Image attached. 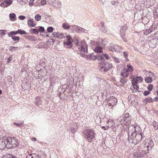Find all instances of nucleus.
<instances>
[{"instance_id":"obj_6","label":"nucleus","mask_w":158,"mask_h":158,"mask_svg":"<svg viewBox=\"0 0 158 158\" xmlns=\"http://www.w3.org/2000/svg\"><path fill=\"white\" fill-rule=\"evenodd\" d=\"M48 2L50 4L56 9H59L61 7V3L58 0H48Z\"/></svg>"},{"instance_id":"obj_21","label":"nucleus","mask_w":158,"mask_h":158,"mask_svg":"<svg viewBox=\"0 0 158 158\" xmlns=\"http://www.w3.org/2000/svg\"><path fill=\"white\" fill-rule=\"evenodd\" d=\"M116 45L114 44H110L109 46V50L112 52H115V47Z\"/></svg>"},{"instance_id":"obj_27","label":"nucleus","mask_w":158,"mask_h":158,"mask_svg":"<svg viewBox=\"0 0 158 158\" xmlns=\"http://www.w3.org/2000/svg\"><path fill=\"white\" fill-rule=\"evenodd\" d=\"M62 27L64 29H69L71 26H70L67 23H64L62 25Z\"/></svg>"},{"instance_id":"obj_12","label":"nucleus","mask_w":158,"mask_h":158,"mask_svg":"<svg viewBox=\"0 0 158 158\" xmlns=\"http://www.w3.org/2000/svg\"><path fill=\"white\" fill-rule=\"evenodd\" d=\"M146 153L145 151H138L135 152L134 154V156L135 157H141L144 156Z\"/></svg>"},{"instance_id":"obj_53","label":"nucleus","mask_w":158,"mask_h":158,"mask_svg":"<svg viewBox=\"0 0 158 158\" xmlns=\"http://www.w3.org/2000/svg\"><path fill=\"white\" fill-rule=\"evenodd\" d=\"M47 1L46 0H42L41 2V4L42 5H44L46 4Z\"/></svg>"},{"instance_id":"obj_3","label":"nucleus","mask_w":158,"mask_h":158,"mask_svg":"<svg viewBox=\"0 0 158 158\" xmlns=\"http://www.w3.org/2000/svg\"><path fill=\"white\" fill-rule=\"evenodd\" d=\"M83 133L85 137L89 142H92L95 137V133L91 129H87L84 130Z\"/></svg>"},{"instance_id":"obj_59","label":"nucleus","mask_w":158,"mask_h":158,"mask_svg":"<svg viewBox=\"0 0 158 158\" xmlns=\"http://www.w3.org/2000/svg\"><path fill=\"white\" fill-rule=\"evenodd\" d=\"M76 130L75 128H74L73 127L72 128L71 132L72 133H74L76 132Z\"/></svg>"},{"instance_id":"obj_34","label":"nucleus","mask_w":158,"mask_h":158,"mask_svg":"<svg viewBox=\"0 0 158 158\" xmlns=\"http://www.w3.org/2000/svg\"><path fill=\"white\" fill-rule=\"evenodd\" d=\"M35 19L36 21H38L41 19V16L39 14H37L35 15Z\"/></svg>"},{"instance_id":"obj_61","label":"nucleus","mask_w":158,"mask_h":158,"mask_svg":"<svg viewBox=\"0 0 158 158\" xmlns=\"http://www.w3.org/2000/svg\"><path fill=\"white\" fill-rule=\"evenodd\" d=\"M25 18V17L23 15H20V20H24Z\"/></svg>"},{"instance_id":"obj_22","label":"nucleus","mask_w":158,"mask_h":158,"mask_svg":"<svg viewBox=\"0 0 158 158\" xmlns=\"http://www.w3.org/2000/svg\"><path fill=\"white\" fill-rule=\"evenodd\" d=\"M94 51L97 53H101L102 51V48L99 46H97L95 48Z\"/></svg>"},{"instance_id":"obj_55","label":"nucleus","mask_w":158,"mask_h":158,"mask_svg":"<svg viewBox=\"0 0 158 158\" xmlns=\"http://www.w3.org/2000/svg\"><path fill=\"white\" fill-rule=\"evenodd\" d=\"M33 158H40V156L36 154H33Z\"/></svg>"},{"instance_id":"obj_28","label":"nucleus","mask_w":158,"mask_h":158,"mask_svg":"<svg viewBox=\"0 0 158 158\" xmlns=\"http://www.w3.org/2000/svg\"><path fill=\"white\" fill-rule=\"evenodd\" d=\"M9 49L10 51L13 52L18 50H19V48L18 47L10 46L9 47Z\"/></svg>"},{"instance_id":"obj_50","label":"nucleus","mask_w":158,"mask_h":158,"mask_svg":"<svg viewBox=\"0 0 158 158\" xmlns=\"http://www.w3.org/2000/svg\"><path fill=\"white\" fill-rule=\"evenodd\" d=\"M124 116H122L120 117L118 119V120L120 122L122 121L123 123L124 122H125L124 121Z\"/></svg>"},{"instance_id":"obj_38","label":"nucleus","mask_w":158,"mask_h":158,"mask_svg":"<svg viewBox=\"0 0 158 158\" xmlns=\"http://www.w3.org/2000/svg\"><path fill=\"white\" fill-rule=\"evenodd\" d=\"M112 58H113V61L115 63H119L120 61V60L119 59H118L117 58H116V57H113Z\"/></svg>"},{"instance_id":"obj_45","label":"nucleus","mask_w":158,"mask_h":158,"mask_svg":"<svg viewBox=\"0 0 158 158\" xmlns=\"http://www.w3.org/2000/svg\"><path fill=\"white\" fill-rule=\"evenodd\" d=\"M6 31V30H0V34L1 35V36H2L5 34V32Z\"/></svg>"},{"instance_id":"obj_57","label":"nucleus","mask_w":158,"mask_h":158,"mask_svg":"<svg viewBox=\"0 0 158 158\" xmlns=\"http://www.w3.org/2000/svg\"><path fill=\"white\" fill-rule=\"evenodd\" d=\"M12 57L11 56H10L7 59V62L8 63H10L12 60Z\"/></svg>"},{"instance_id":"obj_16","label":"nucleus","mask_w":158,"mask_h":158,"mask_svg":"<svg viewBox=\"0 0 158 158\" xmlns=\"http://www.w3.org/2000/svg\"><path fill=\"white\" fill-rule=\"evenodd\" d=\"M42 100H41V98L38 96L36 97L35 98V104L36 105L39 106L42 104Z\"/></svg>"},{"instance_id":"obj_60","label":"nucleus","mask_w":158,"mask_h":158,"mask_svg":"<svg viewBox=\"0 0 158 158\" xmlns=\"http://www.w3.org/2000/svg\"><path fill=\"white\" fill-rule=\"evenodd\" d=\"M26 34V32L23 30L20 29V35L25 34Z\"/></svg>"},{"instance_id":"obj_23","label":"nucleus","mask_w":158,"mask_h":158,"mask_svg":"<svg viewBox=\"0 0 158 158\" xmlns=\"http://www.w3.org/2000/svg\"><path fill=\"white\" fill-rule=\"evenodd\" d=\"M72 42H65L64 44V46L65 47L67 48H69L72 46L71 43Z\"/></svg>"},{"instance_id":"obj_52","label":"nucleus","mask_w":158,"mask_h":158,"mask_svg":"<svg viewBox=\"0 0 158 158\" xmlns=\"http://www.w3.org/2000/svg\"><path fill=\"white\" fill-rule=\"evenodd\" d=\"M35 0H30L29 2V5L31 6L33 5V2Z\"/></svg>"},{"instance_id":"obj_48","label":"nucleus","mask_w":158,"mask_h":158,"mask_svg":"<svg viewBox=\"0 0 158 158\" xmlns=\"http://www.w3.org/2000/svg\"><path fill=\"white\" fill-rule=\"evenodd\" d=\"M102 55L107 60H109L110 59V57L109 56V55L107 54H103Z\"/></svg>"},{"instance_id":"obj_29","label":"nucleus","mask_w":158,"mask_h":158,"mask_svg":"<svg viewBox=\"0 0 158 158\" xmlns=\"http://www.w3.org/2000/svg\"><path fill=\"white\" fill-rule=\"evenodd\" d=\"M152 79L151 77H147L145 78V81L147 83H150L152 82Z\"/></svg>"},{"instance_id":"obj_19","label":"nucleus","mask_w":158,"mask_h":158,"mask_svg":"<svg viewBox=\"0 0 158 158\" xmlns=\"http://www.w3.org/2000/svg\"><path fill=\"white\" fill-rule=\"evenodd\" d=\"M124 117V121L126 122H129L131 119V116L128 113H126L123 116Z\"/></svg>"},{"instance_id":"obj_13","label":"nucleus","mask_w":158,"mask_h":158,"mask_svg":"<svg viewBox=\"0 0 158 158\" xmlns=\"http://www.w3.org/2000/svg\"><path fill=\"white\" fill-rule=\"evenodd\" d=\"M99 26V29L102 32L106 34L109 33V31L107 30V28H106L104 25V23L103 22H101Z\"/></svg>"},{"instance_id":"obj_64","label":"nucleus","mask_w":158,"mask_h":158,"mask_svg":"<svg viewBox=\"0 0 158 158\" xmlns=\"http://www.w3.org/2000/svg\"><path fill=\"white\" fill-rule=\"evenodd\" d=\"M99 1L102 4H104V0H99Z\"/></svg>"},{"instance_id":"obj_5","label":"nucleus","mask_w":158,"mask_h":158,"mask_svg":"<svg viewBox=\"0 0 158 158\" xmlns=\"http://www.w3.org/2000/svg\"><path fill=\"white\" fill-rule=\"evenodd\" d=\"M127 68H124L122 70L120 75L127 77L129 75V73H131L133 71V67L131 65L129 64H127Z\"/></svg>"},{"instance_id":"obj_1","label":"nucleus","mask_w":158,"mask_h":158,"mask_svg":"<svg viewBox=\"0 0 158 158\" xmlns=\"http://www.w3.org/2000/svg\"><path fill=\"white\" fill-rule=\"evenodd\" d=\"M139 128L140 129L139 126L134 125H130L129 126L127 133L128 136V140L129 141L130 139H131L132 140V143L137 144L144 137L143 135L142 132H137L136 130Z\"/></svg>"},{"instance_id":"obj_63","label":"nucleus","mask_w":158,"mask_h":158,"mask_svg":"<svg viewBox=\"0 0 158 158\" xmlns=\"http://www.w3.org/2000/svg\"><path fill=\"white\" fill-rule=\"evenodd\" d=\"M15 126H18L19 127H20V124L15 123H14Z\"/></svg>"},{"instance_id":"obj_31","label":"nucleus","mask_w":158,"mask_h":158,"mask_svg":"<svg viewBox=\"0 0 158 158\" xmlns=\"http://www.w3.org/2000/svg\"><path fill=\"white\" fill-rule=\"evenodd\" d=\"M16 15L14 13H11L9 15V17L13 21H14L15 20V18Z\"/></svg>"},{"instance_id":"obj_30","label":"nucleus","mask_w":158,"mask_h":158,"mask_svg":"<svg viewBox=\"0 0 158 158\" xmlns=\"http://www.w3.org/2000/svg\"><path fill=\"white\" fill-rule=\"evenodd\" d=\"M2 158H17L16 157H13L12 155L6 154L3 156Z\"/></svg>"},{"instance_id":"obj_42","label":"nucleus","mask_w":158,"mask_h":158,"mask_svg":"<svg viewBox=\"0 0 158 158\" xmlns=\"http://www.w3.org/2000/svg\"><path fill=\"white\" fill-rule=\"evenodd\" d=\"M95 122L97 124H98L99 123L101 122L100 117H97L95 120Z\"/></svg>"},{"instance_id":"obj_7","label":"nucleus","mask_w":158,"mask_h":158,"mask_svg":"<svg viewBox=\"0 0 158 158\" xmlns=\"http://www.w3.org/2000/svg\"><path fill=\"white\" fill-rule=\"evenodd\" d=\"M101 71L106 72L112 67V65L106 62L103 63L99 66Z\"/></svg>"},{"instance_id":"obj_17","label":"nucleus","mask_w":158,"mask_h":158,"mask_svg":"<svg viewBox=\"0 0 158 158\" xmlns=\"http://www.w3.org/2000/svg\"><path fill=\"white\" fill-rule=\"evenodd\" d=\"M34 21V20L32 19H28L27 21V24L30 27L35 26V24L33 23Z\"/></svg>"},{"instance_id":"obj_51","label":"nucleus","mask_w":158,"mask_h":158,"mask_svg":"<svg viewBox=\"0 0 158 158\" xmlns=\"http://www.w3.org/2000/svg\"><path fill=\"white\" fill-rule=\"evenodd\" d=\"M150 94V92L148 91H145L143 93V95L144 96H147L149 95Z\"/></svg>"},{"instance_id":"obj_49","label":"nucleus","mask_w":158,"mask_h":158,"mask_svg":"<svg viewBox=\"0 0 158 158\" xmlns=\"http://www.w3.org/2000/svg\"><path fill=\"white\" fill-rule=\"evenodd\" d=\"M0 6L2 7H4V8H5V7H7V6H6V5L5 2L0 3Z\"/></svg>"},{"instance_id":"obj_32","label":"nucleus","mask_w":158,"mask_h":158,"mask_svg":"<svg viewBox=\"0 0 158 158\" xmlns=\"http://www.w3.org/2000/svg\"><path fill=\"white\" fill-rule=\"evenodd\" d=\"M152 124L155 130L158 129V123L157 122L154 121L152 123Z\"/></svg>"},{"instance_id":"obj_54","label":"nucleus","mask_w":158,"mask_h":158,"mask_svg":"<svg viewBox=\"0 0 158 158\" xmlns=\"http://www.w3.org/2000/svg\"><path fill=\"white\" fill-rule=\"evenodd\" d=\"M33 154H30L26 156V158H33Z\"/></svg>"},{"instance_id":"obj_10","label":"nucleus","mask_w":158,"mask_h":158,"mask_svg":"<svg viewBox=\"0 0 158 158\" xmlns=\"http://www.w3.org/2000/svg\"><path fill=\"white\" fill-rule=\"evenodd\" d=\"M108 102L109 103V106H114V105H116L117 102V99L114 97L112 96L110 97L108 99Z\"/></svg>"},{"instance_id":"obj_40","label":"nucleus","mask_w":158,"mask_h":158,"mask_svg":"<svg viewBox=\"0 0 158 158\" xmlns=\"http://www.w3.org/2000/svg\"><path fill=\"white\" fill-rule=\"evenodd\" d=\"M123 56L126 59V60L127 61H128V59L127 58L128 54L127 52H123Z\"/></svg>"},{"instance_id":"obj_20","label":"nucleus","mask_w":158,"mask_h":158,"mask_svg":"<svg viewBox=\"0 0 158 158\" xmlns=\"http://www.w3.org/2000/svg\"><path fill=\"white\" fill-rule=\"evenodd\" d=\"M127 77H124L123 76L121 75L120 82L123 84H125L127 81V79L126 78Z\"/></svg>"},{"instance_id":"obj_37","label":"nucleus","mask_w":158,"mask_h":158,"mask_svg":"<svg viewBox=\"0 0 158 158\" xmlns=\"http://www.w3.org/2000/svg\"><path fill=\"white\" fill-rule=\"evenodd\" d=\"M65 36L64 35V34L62 33H60L58 32V34L57 38L58 39H61L64 37Z\"/></svg>"},{"instance_id":"obj_25","label":"nucleus","mask_w":158,"mask_h":158,"mask_svg":"<svg viewBox=\"0 0 158 158\" xmlns=\"http://www.w3.org/2000/svg\"><path fill=\"white\" fill-rule=\"evenodd\" d=\"M115 52L120 53L122 52V47L119 45H116L115 47Z\"/></svg>"},{"instance_id":"obj_33","label":"nucleus","mask_w":158,"mask_h":158,"mask_svg":"<svg viewBox=\"0 0 158 158\" xmlns=\"http://www.w3.org/2000/svg\"><path fill=\"white\" fill-rule=\"evenodd\" d=\"M5 4H7V6H10L12 3V0H5L4 1Z\"/></svg>"},{"instance_id":"obj_9","label":"nucleus","mask_w":158,"mask_h":158,"mask_svg":"<svg viewBox=\"0 0 158 158\" xmlns=\"http://www.w3.org/2000/svg\"><path fill=\"white\" fill-rule=\"evenodd\" d=\"M20 33V29H18L17 31H13L10 32L8 34L9 37H12V39L14 41H18L19 40V36H16L15 35L17 33Z\"/></svg>"},{"instance_id":"obj_35","label":"nucleus","mask_w":158,"mask_h":158,"mask_svg":"<svg viewBox=\"0 0 158 158\" xmlns=\"http://www.w3.org/2000/svg\"><path fill=\"white\" fill-rule=\"evenodd\" d=\"M32 34H38V30L35 29H31L30 30Z\"/></svg>"},{"instance_id":"obj_36","label":"nucleus","mask_w":158,"mask_h":158,"mask_svg":"<svg viewBox=\"0 0 158 158\" xmlns=\"http://www.w3.org/2000/svg\"><path fill=\"white\" fill-rule=\"evenodd\" d=\"M144 100L146 101L147 102H152L153 101V100L151 97H148L145 99Z\"/></svg>"},{"instance_id":"obj_2","label":"nucleus","mask_w":158,"mask_h":158,"mask_svg":"<svg viewBox=\"0 0 158 158\" xmlns=\"http://www.w3.org/2000/svg\"><path fill=\"white\" fill-rule=\"evenodd\" d=\"M75 43L77 45L79 51L81 53V56L83 57L88 52V45L84 41L76 39Z\"/></svg>"},{"instance_id":"obj_8","label":"nucleus","mask_w":158,"mask_h":158,"mask_svg":"<svg viewBox=\"0 0 158 158\" xmlns=\"http://www.w3.org/2000/svg\"><path fill=\"white\" fill-rule=\"evenodd\" d=\"M7 137H3L0 139V149L2 150L6 148H7L8 143L7 141Z\"/></svg>"},{"instance_id":"obj_39","label":"nucleus","mask_w":158,"mask_h":158,"mask_svg":"<svg viewBox=\"0 0 158 158\" xmlns=\"http://www.w3.org/2000/svg\"><path fill=\"white\" fill-rule=\"evenodd\" d=\"M66 38H67L68 42H72L73 41V40L71 38V37L70 35H67Z\"/></svg>"},{"instance_id":"obj_15","label":"nucleus","mask_w":158,"mask_h":158,"mask_svg":"<svg viewBox=\"0 0 158 158\" xmlns=\"http://www.w3.org/2000/svg\"><path fill=\"white\" fill-rule=\"evenodd\" d=\"M127 29V27L125 26H123L121 28L120 30L121 36L123 39L125 36V32Z\"/></svg>"},{"instance_id":"obj_46","label":"nucleus","mask_w":158,"mask_h":158,"mask_svg":"<svg viewBox=\"0 0 158 158\" xmlns=\"http://www.w3.org/2000/svg\"><path fill=\"white\" fill-rule=\"evenodd\" d=\"M39 30L41 32H43L44 31V28L43 27H40L39 28Z\"/></svg>"},{"instance_id":"obj_24","label":"nucleus","mask_w":158,"mask_h":158,"mask_svg":"<svg viewBox=\"0 0 158 158\" xmlns=\"http://www.w3.org/2000/svg\"><path fill=\"white\" fill-rule=\"evenodd\" d=\"M143 80V78L141 77H138L136 78L135 80H134L133 81L138 84V82H141Z\"/></svg>"},{"instance_id":"obj_18","label":"nucleus","mask_w":158,"mask_h":158,"mask_svg":"<svg viewBox=\"0 0 158 158\" xmlns=\"http://www.w3.org/2000/svg\"><path fill=\"white\" fill-rule=\"evenodd\" d=\"M153 145V142L152 140H149L148 142V145H147L146 148H148L147 149L148 150H151Z\"/></svg>"},{"instance_id":"obj_41","label":"nucleus","mask_w":158,"mask_h":158,"mask_svg":"<svg viewBox=\"0 0 158 158\" xmlns=\"http://www.w3.org/2000/svg\"><path fill=\"white\" fill-rule=\"evenodd\" d=\"M28 2V0H20V4L24 5L27 3Z\"/></svg>"},{"instance_id":"obj_11","label":"nucleus","mask_w":158,"mask_h":158,"mask_svg":"<svg viewBox=\"0 0 158 158\" xmlns=\"http://www.w3.org/2000/svg\"><path fill=\"white\" fill-rule=\"evenodd\" d=\"M71 27L73 31H77L79 32H84L85 31L84 28L75 25H72Z\"/></svg>"},{"instance_id":"obj_26","label":"nucleus","mask_w":158,"mask_h":158,"mask_svg":"<svg viewBox=\"0 0 158 158\" xmlns=\"http://www.w3.org/2000/svg\"><path fill=\"white\" fill-rule=\"evenodd\" d=\"M145 74L146 75H148L149 76V77H151L152 79L154 78L155 76L154 75V73L152 72H149L148 71H146L145 73Z\"/></svg>"},{"instance_id":"obj_56","label":"nucleus","mask_w":158,"mask_h":158,"mask_svg":"<svg viewBox=\"0 0 158 158\" xmlns=\"http://www.w3.org/2000/svg\"><path fill=\"white\" fill-rule=\"evenodd\" d=\"M89 59L91 60H93L94 59H95V56L92 55H89Z\"/></svg>"},{"instance_id":"obj_47","label":"nucleus","mask_w":158,"mask_h":158,"mask_svg":"<svg viewBox=\"0 0 158 158\" xmlns=\"http://www.w3.org/2000/svg\"><path fill=\"white\" fill-rule=\"evenodd\" d=\"M58 34V32H53L52 35L53 37L57 38Z\"/></svg>"},{"instance_id":"obj_62","label":"nucleus","mask_w":158,"mask_h":158,"mask_svg":"<svg viewBox=\"0 0 158 158\" xmlns=\"http://www.w3.org/2000/svg\"><path fill=\"white\" fill-rule=\"evenodd\" d=\"M153 101H158V97L155 98L153 99Z\"/></svg>"},{"instance_id":"obj_44","label":"nucleus","mask_w":158,"mask_h":158,"mask_svg":"<svg viewBox=\"0 0 158 158\" xmlns=\"http://www.w3.org/2000/svg\"><path fill=\"white\" fill-rule=\"evenodd\" d=\"M153 85L152 84H150L148 85L147 87V89L148 90L150 91L152 90L153 89Z\"/></svg>"},{"instance_id":"obj_14","label":"nucleus","mask_w":158,"mask_h":158,"mask_svg":"<svg viewBox=\"0 0 158 158\" xmlns=\"http://www.w3.org/2000/svg\"><path fill=\"white\" fill-rule=\"evenodd\" d=\"M132 85L131 87V89L133 92H136L139 89V87L137 85V84L135 82L132 81Z\"/></svg>"},{"instance_id":"obj_43","label":"nucleus","mask_w":158,"mask_h":158,"mask_svg":"<svg viewBox=\"0 0 158 158\" xmlns=\"http://www.w3.org/2000/svg\"><path fill=\"white\" fill-rule=\"evenodd\" d=\"M53 31V27H50L48 28L47 31L48 32H52Z\"/></svg>"},{"instance_id":"obj_4","label":"nucleus","mask_w":158,"mask_h":158,"mask_svg":"<svg viewBox=\"0 0 158 158\" xmlns=\"http://www.w3.org/2000/svg\"><path fill=\"white\" fill-rule=\"evenodd\" d=\"M8 145H7V149L15 148L19 144L17 139L15 138L7 137Z\"/></svg>"},{"instance_id":"obj_58","label":"nucleus","mask_w":158,"mask_h":158,"mask_svg":"<svg viewBox=\"0 0 158 158\" xmlns=\"http://www.w3.org/2000/svg\"><path fill=\"white\" fill-rule=\"evenodd\" d=\"M29 39L31 40H35V37L32 36H30Z\"/></svg>"}]
</instances>
